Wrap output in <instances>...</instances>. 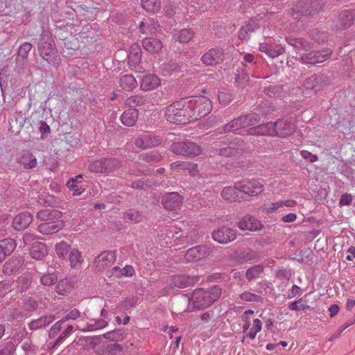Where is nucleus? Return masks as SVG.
Wrapping results in <instances>:
<instances>
[{
	"instance_id": "9",
	"label": "nucleus",
	"mask_w": 355,
	"mask_h": 355,
	"mask_svg": "<svg viewBox=\"0 0 355 355\" xmlns=\"http://www.w3.org/2000/svg\"><path fill=\"white\" fill-rule=\"evenodd\" d=\"M173 153L184 156H197L200 154L201 148L193 142H178L171 146Z\"/></svg>"
},
{
	"instance_id": "5",
	"label": "nucleus",
	"mask_w": 355,
	"mask_h": 355,
	"mask_svg": "<svg viewBox=\"0 0 355 355\" xmlns=\"http://www.w3.org/2000/svg\"><path fill=\"white\" fill-rule=\"evenodd\" d=\"M189 100V110L192 121L206 116L211 109V103L205 96H191Z\"/></svg>"
},
{
	"instance_id": "20",
	"label": "nucleus",
	"mask_w": 355,
	"mask_h": 355,
	"mask_svg": "<svg viewBox=\"0 0 355 355\" xmlns=\"http://www.w3.org/2000/svg\"><path fill=\"white\" fill-rule=\"evenodd\" d=\"M209 248L205 245H198L187 250L185 258L187 261H196L208 255Z\"/></svg>"
},
{
	"instance_id": "48",
	"label": "nucleus",
	"mask_w": 355,
	"mask_h": 355,
	"mask_svg": "<svg viewBox=\"0 0 355 355\" xmlns=\"http://www.w3.org/2000/svg\"><path fill=\"white\" fill-rule=\"evenodd\" d=\"M262 272L263 268L261 266H254L246 271L245 276L249 281H251L259 277Z\"/></svg>"
},
{
	"instance_id": "26",
	"label": "nucleus",
	"mask_w": 355,
	"mask_h": 355,
	"mask_svg": "<svg viewBox=\"0 0 355 355\" xmlns=\"http://www.w3.org/2000/svg\"><path fill=\"white\" fill-rule=\"evenodd\" d=\"M23 265V260L21 258H12L6 261L3 266V272L6 275H10L17 272Z\"/></svg>"
},
{
	"instance_id": "54",
	"label": "nucleus",
	"mask_w": 355,
	"mask_h": 355,
	"mask_svg": "<svg viewBox=\"0 0 355 355\" xmlns=\"http://www.w3.org/2000/svg\"><path fill=\"white\" fill-rule=\"evenodd\" d=\"M283 206V201L271 202L263 205L261 209L266 213L275 211Z\"/></svg>"
},
{
	"instance_id": "21",
	"label": "nucleus",
	"mask_w": 355,
	"mask_h": 355,
	"mask_svg": "<svg viewBox=\"0 0 355 355\" xmlns=\"http://www.w3.org/2000/svg\"><path fill=\"white\" fill-rule=\"evenodd\" d=\"M161 84L160 79L154 74H148L141 80V89L144 91H150L157 88Z\"/></svg>"
},
{
	"instance_id": "24",
	"label": "nucleus",
	"mask_w": 355,
	"mask_h": 355,
	"mask_svg": "<svg viewBox=\"0 0 355 355\" xmlns=\"http://www.w3.org/2000/svg\"><path fill=\"white\" fill-rule=\"evenodd\" d=\"M33 276L29 272L22 274L17 280V288L20 293H25L30 288Z\"/></svg>"
},
{
	"instance_id": "31",
	"label": "nucleus",
	"mask_w": 355,
	"mask_h": 355,
	"mask_svg": "<svg viewBox=\"0 0 355 355\" xmlns=\"http://www.w3.org/2000/svg\"><path fill=\"white\" fill-rule=\"evenodd\" d=\"M141 58V50L138 44H133L130 47L128 55L129 64L135 66L140 62Z\"/></svg>"
},
{
	"instance_id": "19",
	"label": "nucleus",
	"mask_w": 355,
	"mask_h": 355,
	"mask_svg": "<svg viewBox=\"0 0 355 355\" xmlns=\"http://www.w3.org/2000/svg\"><path fill=\"white\" fill-rule=\"evenodd\" d=\"M33 220V216L29 212H22L17 214L12 220V227L16 230L26 229Z\"/></svg>"
},
{
	"instance_id": "33",
	"label": "nucleus",
	"mask_w": 355,
	"mask_h": 355,
	"mask_svg": "<svg viewBox=\"0 0 355 355\" xmlns=\"http://www.w3.org/2000/svg\"><path fill=\"white\" fill-rule=\"evenodd\" d=\"M112 274L117 277H131L135 275V268L130 265H126L123 268H121L119 266H115L112 268Z\"/></svg>"
},
{
	"instance_id": "57",
	"label": "nucleus",
	"mask_w": 355,
	"mask_h": 355,
	"mask_svg": "<svg viewBox=\"0 0 355 355\" xmlns=\"http://www.w3.org/2000/svg\"><path fill=\"white\" fill-rule=\"evenodd\" d=\"M80 312L77 309H73L69 311L62 318V320L64 322L69 320H76L80 317Z\"/></svg>"
},
{
	"instance_id": "35",
	"label": "nucleus",
	"mask_w": 355,
	"mask_h": 355,
	"mask_svg": "<svg viewBox=\"0 0 355 355\" xmlns=\"http://www.w3.org/2000/svg\"><path fill=\"white\" fill-rule=\"evenodd\" d=\"M18 162L25 168H33L37 166V159L29 153H24L18 159Z\"/></svg>"
},
{
	"instance_id": "53",
	"label": "nucleus",
	"mask_w": 355,
	"mask_h": 355,
	"mask_svg": "<svg viewBox=\"0 0 355 355\" xmlns=\"http://www.w3.org/2000/svg\"><path fill=\"white\" fill-rule=\"evenodd\" d=\"M243 67L244 68L242 69L241 71H238L236 74V82L240 85H243L250 80V77L247 72L248 67L246 64H243Z\"/></svg>"
},
{
	"instance_id": "23",
	"label": "nucleus",
	"mask_w": 355,
	"mask_h": 355,
	"mask_svg": "<svg viewBox=\"0 0 355 355\" xmlns=\"http://www.w3.org/2000/svg\"><path fill=\"white\" fill-rule=\"evenodd\" d=\"M179 70L178 64L173 60H165L159 64V73L164 76H170Z\"/></svg>"
},
{
	"instance_id": "32",
	"label": "nucleus",
	"mask_w": 355,
	"mask_h": 355,
	"mask_svg": "<svg viewBox=\"0 0 355 355\" xmlns=\"http://www.w3.org/2000/svg\"><path fill=\"white\" fill-rule=\"evenodd\" d=\"M47 248L42 243L33 244L31 250V257L35 259H42L47 254Z\"/></svg>"
},
{
	"instance_id": "52",
	"label": "nucleus",
	"mask_w": 355,
	"mask_h": 355,
	"mask_svg": "<svg viewBox=\"0 0 355 355\" xmlns=\"http://www.w3.org/2000/svg\"><path fill=\"white\" fill-rule=\"evenodd\" d=\"M180 166L182 169H188L192 175H195L197 172V165L190 162H175L172 164V167Z\"/></svg>"
},
{
	"instance_id": "25",
	"label": "nucleus",
	"mask_w": 355,
	"mask_h": 355,
	"mask_svg": "<svg viewBox=\"0 0 355 355\" xmlns=\"http://www.w3.org/2000/svg\"><path fill=\"white\" fill-rule=\"evenodd\" d=\"M138 111L136 109H129L121 116L122 123L126 126H133L138 118Z\"/></svg>"
},
{
	"instance_id": "41",
	"label": "nucleus",
	"mask_w": 355,
	"mask_h": 355,
	"mask_svg": "<svg viewBox=\"0 0 355 355\" xmlns=\"http://www.w3.org/2000/svg\"><path fill=\"white\" fill-rule=\"evenodd\" d=\"M55 250L57 255L61 258L66 259L67 255L70 252L69 245L65 241H61L57 243L55 246Z\"/></svg>"
},
{
	"instance_id": "22",
	"label": "nucleus",
	"mask_w": 355,
	"mask_h": 355,
	"mask_svg": "<svg viewBox=\"0 0 355 355\" xmlns=\"http://www.w3.org/2000/svg\"><path fill=\"white\" fill-rule=\"evenodd\" d=\"M144 48L150 53H158L163 47L162 42L155 37L146 38L142 42Z\"/></svg>"
},
{
	"instance_id": "39",
	"label": "nucleus",
	"mask_w": 355,
	"mask_h": 355,
	"mask_svg": "<svg viewBox=\"0 0 355 355\" xmlns=\"http://www.w3.org/2000/svg\"><path fill=\"white\" fill-rule=\"evenodd\" d=\"M68 259L72 268L77 267L83 261L81 254L77 248L70 250Z\"/></svg>"
},
{
	"instance_id": "36",
	"label": "nucleus",
	"mask_w": 355,
	"mask_h": 355,
	"mask_svg": "<svg viewBox=\"0 0 355 355\" xmlns=\"http://www.w3.org/2000/svg\"><path fill=\"white\" fill-rule=\"evenodd\" d=\"M193 32L191 29H183L173 35V39L181 43H187L193 37Z\"/></svg>"
},
{
	"instance_id": "27",
	"label": "nucleus",
	"mask_w": 355,
	"mask_h": 355,
	"mask_svg": "<svg viewBox=\"0 0 355 355\" xmlns=\"http://www.w3.org/2000/svg\"><path fill=\"white\" fill-rule=\"evenodd\" d=\"M62 216V212L55 209H42L37 213V218L41 220H54Z\"/></svg>"
},
{
	"instance_id": "46",
	"label": "nucleus",
	"mask_w": 355,
	"mask_h": 355,
	"mask_svg": "<svg viewBox=\"0 0 355 355\" xmlns=\"http://www.w3.org/2000/svg\"><path fill=\"white\" fill-rule=\"evenodd\" d=\"M107 355H126L123 347L118 343L107 345L106 348Z\"/></svg>"
},
{
	"instance_id": "49",
	"label": "nucleus",
	"mask_w": 355,
	"mask_h": 355,
	"mask_svg": "<svg viewBox=\"0 0 355 355\" xmlns=\"http://www.w3.org/2000/svg\"><path fill=\"white\" fill-rule=\"evenodd\" d=\"M259 48L261 51L264 52L270 58H276L282 53L280 51L272 49L270 44L266 43H261Z\"/></svg>"
},
{
	"instance_id": "51",
	"label": "nucleus",
	"mask_w": 355,
	"mask_h": 355,
	"mask_svg": "<svg viewBox=\"0 0 355 355\" xmlns=\"http://www.w3.org/2000/svg\"><path fill=\"white\" fill-rule=\"evenodd\" d=\"M288 309L291 311H304L306 309H309L310 306L303 302V300L302 298L295 300L288 304Z\"/></svg>"
},
{
	"instance_id": "61",
	"label": "nucleus",
	"mask_w": 355,
	"mask_h": 355,
	"mask_svg": "<svg viewBox=\"0 0 355 355\" xmlns=\"http://www.w3.org/2000/svg\"><path fill=\"white\" fill-rule=\"evenodd\" d=\"M218 100L221 104L227 105L232 101L231 95L225 92H220L218 94Z\"/></svg>"
},
{
	"instance_id": "11",
	"label": "nucleus",
	"mask_w": 355,
	"mask_h": 355,
	"mask_svg": "<svg viewBox=\"0 0 355 355\" xmlns=\"http://www.w3.org/2000/svg\"><path fill=\"white\" fill-rule=\"evenodd\" d=\"M161 137L144 134L135 139V145L140 148H153L162 144Z\"/></svg>"
},
{
	"instance_id": "17",
	"label": "nucleus",
	"mask_w": 355,
	"mask_h": 355,
	"mask_svg": "<svg viewBox=\"0 0 355 355\" xmlns=\"http://www.w3.org/2000/svg\"><path fill=\"white\" fill-rule=\"evenodd\" d=\"M64 223L58 219L40 224L37 230L42 234L49 235L58 232L64 227Z\"/></svg>"
},
{
	"instance_id": "60",
	"label": "nucleus",
	"mask_w": 355,
	"mask_h": 355,
	"mask_svg": "<svg viewBox=\"0 0 355 355\" xmlns=\"http://www.w3.org/2000/svg\"><path fill=\"white\" fill-rule=\"evenodd\" d=\"M32 45L28 42H25L21 44L19 49V54L22 58H26L28 56V53L31 50Z\"/></svg>"
},
{
	"instance_id": "12",
	"label": "nucleus",
	"mask_w": 355,
	"mask_h": 355,
	"mask_svg": "<svg viewBox=\"0 0 355 355\" xmlns=\"http://www.w3.org/2000/svg\"><path fill=\"white\" fill-rule=\"evenodd\" d=\"M212 238L220 243H227L236 239V233L230 227H221L213 232Z\"/></svg>"
},
{
	"instance_id": "3",
	"label": "nucleus",
	"mask_w": 355,
	"mask_h": 355,
	"mask_svg": "<svg viewBox=\"0 0 355 355\" xmlns=\"http://www.w3.org/2000/svg\"><path fill=\"white\" fill-rule=\"evenodd\" d=\"M284 124L283 121L278 120L275 123L269 122L250 128L248 132L255 135H277L279 137L291 135L293 132V126L288 125L287 130H282V125Z\"/></svg>"
},
{
	"instance_id": "4",
	"label": "nucleus",
	"mask_w": 355,
	"mask_h": 355,
	"mask_svg": "<svg viewBox=\"0 0 355 355\" xmlns=\"http://www.w3.org/2000/svg\"><path fill=\"white\" fill-rule=\"evenodd\" d=\"M38 49L40 55L49 64L55 66L60 62V57L54 48V42L52 37L49 34L44 33L41 35L38 42Z\"/></svg>"
},
{
	"instance_id": "50",
	"label": "nucleus",
	"mask_w": 355,
	"mask_h": 355,
	"mask_svg": "<svg viewBox=\"0 0 355 355\" xmlns=\"http://www.w3.org/2000/svg\"><path fill=\"white\" fill-rule=\"evenodd\" d=\"M68 188L73 191V196H80L83 191L84 189L82 186L79 185V182L76 181L75 179H70L67 184Z\"/></svg>"
},
{
	"instance_id": "29",
	"label": "nucleus",
	"mask_w": 355,
	"mask_h": 355,
	"mask_svg": "<svg viewBox=\"0 0 355 355\" xmlns=\"http://www.w3.org/2000/svg\"><path fill=\"white\" fill-rule=\"evenodd\" d=\"M119 85L123 89L131 91L136 88L137 82L132 75L125 74L120 78Z\"/></svg>"
},
{
	"instance_id": "58",
	"label": "nucleus",
	"mask_w": 355,
	"mask_h": 355,
	"mask_svg": "<svg viewBox=\"0 0 355 355\" xmlns=\"http://www.w3.org/2000/svg\"><path fill=\"white\" fill-rule=\"evenodd\" d=\"M64 322L61 320L57 321L50 329L49 334V337H55L61 330L62 324Z\"/></svg>"
},
{
	"instance_id": "47",
	"label": "nucleus",
	"mask_w": 355,
	"mask_h": 355,
	"mask_svg": "<svg viewBox=\"0 0 355 355\" xmlns=\"http://www.w3.org/2000/svg\"><path fill=\"white\" fill-rule=\"evenodd\" d=\"M252 326L250 328L249 332L247 334V337L251 340L256 338L257 334L261 331L262 328V323L260 320L256 318L252 320Z\"/></svg>"
},
{
	"instance_id": "64",
	"label": "nucleus",
	"mask_w": 355,
	"mask_h": 355,
	"mask_svg": "<svg viewBox=\"0 0 355 355\" xmlns=\"http://www.w3.org/2000/svg\"><path fill=\"white\" fill-rule=\"evenodd\" d=\"M244 27L246 28L248 32L250 33L259 28V24L257 20H250L244 26Z\"/></svg>"
},
{
	"instance_id": "59",
	"label": "nucleus",
	"mask_w": 355,
	"mask_h": 355,
	"mask_svg": "<svg viewBox=\"0 0 355 355\" xmlns=\"http://www.w3.org/2000/svg\"><path fill=\"white\" fill-rule=\"evenodd\" d=\"M239 297L241 300L245 302H258L260 299L258 295L249 292H245L241 294Z\"/></svg>"
},
{
	"instance_id": "14",
	"label": "nucleus",
	"mask_w": 355,
	"mask_h": 355,
	"mask_svg": "<svg viewBox=\"0 0 355 355\" xmlns=\"http://www.w3.org/2000/svg\"><path fill=\"white\" fill-rule=\"evenodd\" d=\"M116 259V254L112 251H104L95 259V266L98 270L110 267Z\"/></svg>"
},
{
	"instance_id": "6",
	"label": "nucleus",
	"mask_w": 355,
	"mask_h": 355,
	"mask_svg": "<svg viewBox=\"0 0 355 355\" xmlns=\"http://www.w3.org/2000/svg\"><path fill=\"white\" fill-rule=\"evenodd\" d=\"M121 166V162L113 158H102L93 160L88 165V170L92 173H110Z\"/></svg>"
},
{
	"instance_id": "56",
	"label": "nucleus",
	"mask_w": 355,
	"mask_h": 355,
	"mask_svg": "<svg viewBox=\"0 0 355 355\" xmlns=\"http://www.w3.org/2000/svg\"><path fill=\"white\" fill-rule=\"evenodd\" d=\"M73 330V327L71 324L68 325L67 328L61 333L59 337L56 339L55 345H60L66 338L69 336Z\"/></svg>"
},
{
	"instance_id": "1",
	"label": "nucleus",
	"mask_w": 355,
	"mask_h": 355,
	"mask_svg": "<svg viewBox=\"0 0 355 355\" xmlns=\"http://www.w3.org/2000/svg\"><path fill=\"white\" fill-rule=\"evenodd\" d=\"M221 295L220 288L215 285L208 289H196L189 300V307L201 309L209 306L217 300Z\"/></svg>"
},
{
	"instance_id": "15",
	"label": "nucleus",
	"mask_w": 355,
	"mask_h": 355,
	"mask_svg": "<svg viewBox=\"0 0 355 355\" xmlns=\"http://www.w3.org/2000/svg\"><path fill=\"white\" fill-rule=\"evenodd\" d=\"M223 55L222 49L213 48L202 55L201 60L206 65H214L220 62Z\"/></svg>"
},
{
	"instance_id": "16",
	"label": "nucleus",
	"mask_w": 355,
	"mask_h": 355,
	"mask_svg": "<svg viewBox=\"0 0 355 355\" xmlns=\"http://www.w3.org/2000/svg\"><path fill=\"white\" fill-rule=\"evenodd\" d=\"M182 203V198L176 192H171L165 195L162 198V205L169 210L180 209Z\"/></svg>"
},
{
	"instance_id": "7",
	"label": "nucleus",
	"mask_w": 355,
	"mask_h": 355,
	"mask_svg": "<svg viewBox=\"0 0 355 355\" xmlns=\"http://www.w3.org/2000/svg\"><path fill=\"white\" fill-rule=\"evenodd\" d=\"M238 187L241 189V193L244 199L249 196H255L262 192L264 187V180L262 179H245L238 182Z\"/></svg>"
},
{
	"instance_id": "38",
	"label": "nucleus",
	"mask_w": 355,
	"mask_h": 355,
	"mask_svg": "<svg viewBox=\"0 0 355 355\" xmlns=\"http://www.w3.org/2000/svg\"><path fill=\"white\" fill-rule=\"evenodd\" d=\"M143 8L149 12H156L161 8V2L159 0H141Z\"/></svg>"
},
{
	"instance_id": "62",
	"label": "nucleus",
	"mask_w": 355,
	"mask_h": 355,
	"mask_svg": "<svg viewBox=\"0 0 355 355\" xmlns=\"http://www.w3.org/2000/svg\"><path fill=\"white\" fill-rule=\"evenodd\" d=\"M257 257V254L252 250H247L242 253L241 259L244 261L255 260Z\"/></svg>"
},
{
	"instance_id": "40",
	"label": "nucleus",
	"mask_w": 355,
	"mask_h": 355,
	"mask_svg": "<svg viewBox=\"0 0 355 355\" xmlns=\"http://www.w3.org/2000/svg\"><path fill=\"white\" fill-rule=\"evenodd\" d=\"M146 98L143 95L137 94L130 96L127 98L125 104L130 107H136L145 103Z\"/></svg>"
},
{
	"instance_id": "28",
	"label": "nucleus",
	"mask_w": 355,
	"mask_h": 355,
	"mask_svg": "<svg viewBox=\"0 0 355 355\" xmlns=\"http://www.w3.org/2000/svg\"><path fill=\"white\" fill-rule=\"evenodd\" d=\"M169 286L171 288H184L192 284L191 279L187 276L178 275L171 277Z\"/></svg>"
},
{
	"instance_id": "37",
	"label": "nucleus",
	"mask_w": 355,
	"mask_h": 355,
	"mask_svg": "<svg viewBox=\"0 0 355 355\" xmlns=\"http://www.w3.org/2000/svg\"><path fill=\"white\" fill-rule=\"evenodd\" d=\"M339 19L340 21V28H347L354 22V16L350 11L345 10L339 15Z\"/></svg>"
},
{
	"instance_id": "63",
	"label": "nucleus",
	"mask_w": 355,
	"mask_h": 355,
	"mask_svg": "<svg viewBox=\"0 0 355 355\" xmlns=\"http://www.w3.org/2000/svg\"><path fill=\"white\" fill-rule=\"evenodd\" d=\"M352 196L349 193L343 194L340 198L339 205L340 206L349 205L352 202Z\"/></svg>"
},
{
	"instance_id": "2",
	"label": "nucleus",
	"mask_w": 355,
	"mask_h": 355,
	"mask_svg": "<svg viewBox=\"0 0 355 355\" xmlns=\"http://www.w3.org/2000/svg\"><path fill=\"white\" fill-rule=\"evenodd\" d=\"M165 116L173 123H187L192 121L187 98L176 101L166 108Z\"/></svg>"
},
{
	"instance_id": "55",
	"label": "nucleus",
	"mask_w": 355,
	"mask_h": 355,
	"mask_svg": "<svg viewBox=\"0 0 355 355\" xmlns=\"http://www.w3.org/2000/svg\"><path fill=\"white\" fill-rule=\"evenodd\" d=\"M58 277L54 273L44 275L40 278L41 283L44 286H51L56 283Z\"/></svg>"
},
{
	"instance_id": "10",
	"label": "nucleus",
	"mask_w": 355,
	"mask_h": 355,
	"mask_svg": "<svg viewBox=\"0 0 355 355\" xmlns=\"http://www.w3.org/2000/svg\"><path fill=\"white\" fill-rule=\"evenodd\" d=\"M331 54V51L330 49L314 51L303 54L301 60L306 64H315L325 61L330 57Z\"/></svg>"
},
{
	"instance_id": "18",
	"label": "nucleus",
	"mask_w": 355,
	"mask_h": 355,
	"mask_svg": "<svg viewBox=\"0 0 355 355\" xmlns=\"http://www.w3.org/2000/svg\"><path fill=\"white\" fill-rule=\"evenodd\" d=\"M241 189L236 182L234 187H227L221 191V196L223 199L229 201H240L244 199L243 195L241 193Z\"/></svg>"
},
{
	"instance_id": "44",
	"label": "nucleus",
	"mask_w": 355,
	"mask_h": 355,
	"mask_svg": "<svg viewBox=\"0 0 355 355\" xmlns=\"http://www.w3.org/2000/svg\"><path fill=\"white\" fill-rule=\"evenodd\" d=\"M144 218L143 215L135 209L128 210L124 215V219L132 223H139Z\"/></svg>"
},
{
	"instance_id": "43",
	"label": "nucleus",
	"mask_w": 355,
	"mask_h": 355,
	"mask_svg": "<svg viewBox=\"0 0 355 355\" xmlns=\"http://www.w3.org/2000/svg\"><path fill=\"white\" fill-rule=\"evenodd\" d=\"M139 28L143 33L155 34L157 33L159 26L155 22L148 23L146 20V21H141L139 24Z\"/></svg>"
},
{
	"instance_id": "30",
	"label": "nucleus",
	"mask_w": 355,
	"mask_h": 355,
	"mask_svg": "<svg viewBox=\"0 0 355 355\" xmlns=\"http://www.w3.org/2000/svg\"><path fill=\"white\" fill-rule=\"evenodd\" d=\"M55 320L53 315H48L41 317L37 320H33L29 324V327L31 329H37L47 326Z\"/></svg>"
},
{
	"instance_id": "13",
	"label": "nucleus",
	"mask_w": 355,
	"mask_h": 355,
	"mask_svg": "<svg viewBox=\"0 0 355 355\" xmlns=\"http://www.w3.org/2000/svg\"><path fill=\"white\" fill-rule=\"evenodd\" d=\"M238 227L241 230L257 232L263 228V225L257 218L248 214L244 216L238 223Z\"/></svg>"
},
{
	"instance_id": "45",
	"label": "nucleus",
	"mask_w": 355,
	"mask_h": 355,
	"mask_svg": "<svg viewBox=\"0 0 355 355\" xmlns=\"http://www.w3.org/2000/svg\"><path fill=\"white\" fill-rule=\"evenodd\" d=\"M207 10V6L204 0H196L191 1V6L188 8L187 11L189 13H194L196 11L200 12H205Z\"/></svg>"
},
{
	"instance_id": "34",
	"label": "nucleus",
	"mask_w": 355,
	"mask_h": 355,
	"mask_svg": "<svg viewBox=\"0 0 355 355\" xmlns=\"http://www.w3.org/2000/svg\"><path fill=\"white\" fill-rule=\"evenodd\" d=\"M287 42L297 51L300 50H308L311 48V44L302 38L290 37L287 39Z\"/></svg>"
},
{
	"instance_id": "8",
	"label": "nucleus",
	"mask_w": 355,
	"mask_h": 355,
	"mask_svg": "<svg viewBox=\"0 0 355 355\" xmlns=\"http://www.w3.org/2000/svg\"><path fill=\"white\" fill-rule=\"evenodd\" d=\"M259 121V119L257 114H251L248 115L241 116L234 119L230 123L227 124L224 130L225 132H231L236 130L239 128L254 125Z\"/></svg>"
},
{
	"instance_id": "42",
	"label": "nucleus",
	"mask_w": 355,
	"mask_h": 355,
	"mask_svg": "<svg viewBox=\"0 0 355 355\" xmlns=\"http://www.w3.org/2000/svg\"><path fill=\"white\" fill-rule=\"evenodd\" d=\"M0 245L2 247L1 250H3L6 257L14 251L16 243L12 239H5L0 241Z\"/></svg>"
}]
</instances>
